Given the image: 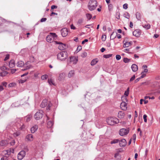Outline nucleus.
<instances>
[{"label":"nucleus","mask_w":160,"mask_h":160,"mask_svg":"<svg viewBox=\"0 0 160 160\" xmlns=\"http://www.w3.org/2000/svg\"><path fill=\"white\" fill-rule=\"evenodd\" d=\"M107 123L110 125H114L119 122L118 119L115 117H109L107 119Z\"/></svg>","instance_id":"f257e3e1"},{"label":"nucleus","mask_w":160,"mask_h":160,"mask_svg":"<svg viewBox=\"0 0 160 160\" xmlns=\"http://www.w3.org/2000/svg\"><path fill=\"white\" fill-rule=\"evenodd\" d=\"M98 5L96 0H90L88 2V8L90 11H93L95 9Z\"/></svg>","instance_id":"f03ea898"},{"label":"nucleus","mask_w":160,"mask_h":160,"mask_svg":"<svg viewBox=\"0 0 160 160\" xmlns=\"http://www.w3.org/2000/svg\"><path fill=\"white\" fill-rule=\"evenodd\" d=\"M58 36L54 33H50V34L48 35L46 37L47 41L49 43H52L54 40H56Z\"/></svg>","instance_id":"7ed1b4c3"},{"label":"nucleus","mask_w":160,"mask_h":160,"mask_svg":"<svg viewBox=\"0 0 160 160\" xmlns=\"http://www.w3.org/2000/svg\"><path fill=\"white\" fill-rule=\"evenodd\" d=\"M57 59L61 61L65 60L68 58V53L66 52H61L57 55Z\"/></svg>","instance_id":"20e7f679"},{"label":"nucleus","mask_w":160,"mask_h":160,"mask_svg":"<svg viewBox=\"0 0 160 160\" xmlns=\"http://www.w3.org/2000/svg\"><path fill=\"white\" fill-rule=\"evenodd\" d=\"M43 112L42 110H39L34 115V118L36 120H39L43 116Z\"/></svg>","instance_id":"39448f33"},{"label":"nucleus","mask_w":160,"mask_h":160,"mask_svg":"<svg viewBox=\"0 0 160 160\" xmlns=\"http://www.w3.org/2000/svg\"><path fill=\"white\" fill-rule=\"evenodd\" d=\"M129 129L125 128L121 129L119 132V135L121 136H123L127 135L129 132Z\"/></svg>","instance_id":"423d86ee"},{"label":"nucleus","mask_w":160,"mask_h":160,"mask_svg":"<svg viewBox=\"0 0 160 160\" xmlns=\"http://www.w3.org/2000/svg\"><path fill=\"white\" fill-rule=\"evenodd\" d=\"M26 155V152L24 150L20 151L18 154V158L19 160H22Z\"/></svg>","instance_id":"0eeeda50"},{"label":"nucleus","mask_w":160,"mask_h":160,"mask_svg":"<svg viewBox=\"0 0 160 160\" xmlns=\"http://www.w3.org/2000/svg\"><path fill=\"white\" fill-rule=\"evenodd\" d=\"M68 29L66 28H64L61 30V33L63 37H66L68 34Z\"/></svg>","instance_id":"6e6552de"},{"label":"nucleus","mask_w":160,"mask_h":160,"mask_svg":"<svg viewBox=\"0 0 160 160\" xmlns=\"http://www.w3.org/2000/svg\"><path fill=\"white\" fill-rule=\"evenodd\" d=\"M55 43L56 44H59V45L58 46V48L61 50H63L65 48L66 45L63 44L62 42H58L57 41H55Z\"/></svg>","instance_id":"1a4fd4ad"},{"label":"nucleus","mask_w":160,"mask_h":160,"mask_svg":"<svg viewBox=\"0 0 160 160\" xmlns=\"http://www.w3.org/2000/svg\"><path fill=\"white\" fill-rule=\"evenodd\" d=\"M119 145L120 147H124L127 144V142L125 139H122L119 141Z\"/></svg>","instance_id":"9d476101"},{"label":"nucleus","mask_w":160,"mask_h":160,"mask_svg":"<svg viewBox=\"0 0 160 160\" xmlns=\"http://www.w3.org/2000/svg\"><path fill=\"white\" fill-rule=\"evenodd\" d=\"M123 42L124 44L123 47L124 48L128 47L131 46L132 44L131 42H127L125 40L123 41Z\"/></svg>","instance_id":"9b49d317"},{"label":"nucleus","mask_w":160,"mask_h":160,"mask_svg":"<svg viewBox=\"0 0 160 160\" xmlns=\"http://www.w3.org/2000/svg\"><path fill=\"white\" fill-rule=\"evenodd\" d=\"M120 107L122 110H126L127 109V103L124 102H122L120 104Z\"/></svg>","instance_id":"f8f14e48"},{"label":"nucleus","mask_w":160,"mask_h":160,"mask_svg":"<svg viewBox=\"0 0 160 160\" xmlns=\"http://www.w3.org/2000/svg\"><path fill=\"white\" fill-rule=\"evenodd\" d=\"M141 34V32L140 30L136 29L133 32V35L136 37H139Z\"/></svg>","instance_id":"ddd939ff"},{"label":"nucleus","mask_w":160,"mask_h":160,"mask_svg":"<svg viewBox=\"0 0 160 160\" xmlns=\"http://www.w3.org/2000/svg\"><path fill=\"white\" fill-rule=\"evenodd\" d=\"M38 128V125H34V126L32 127L31 128V133H34L36 131H37Z\"/></svg>","instance_id":"4468645a"},{"label":"nucleus","mask_w":160,"mask_h":160,"mask_svg":"<svg viewBox=\"0 0 160 160\" xmlns=\"http://www.w3.org/2000/svg\"><path fill=\"white\" fill-rule=\"evenodd\" d=\"M25 138L28 141H32L33 140V136L32 134H29L26 136Z\"/></svg>","instance_id":"2eb2a0df"},{"label":"nucleus","mask_w":160,"mask_h":160,"mask_svg":"<svg viewBox=\"0 0 160 160\" xmlns=\"http://www.w3.org/2000/svg\"><path fill=\"white\" fill-rule=\"evenodd\" d=\"M47 100L45 99L42 101L40 105V106L42 108H44L47 105Z\"/></svg>","instance_id":"dca6fc26"},{"label":"nucleus","mask_w":160,"mask_h":160,"mask_svg":"<svg viewBox=\"0 0 160 160\" xmlns=\"http://www.w3.org/2000/svg\"><path fill=\"white\" fill-rule=\"evenodd\" d=\"M9 66L10 68H13L15 66V63L14 61L12 60L9 62Z\"/></svg>","instance_id":"f3484780"},{"label":"nucleus","mask_w":160,"mask_h":160,"mask_svg":"<svg viewBox=\"0 0 160 160\" xmlns=\"http://www.w3.org/2000/svg\"><path fill=\"white\" fill-rule=\"evenodd\" d=\"M53 121H48L47 122V127L48 128H52L53 125Z\"/></svg>","instance_id":"a211bd4d"},{"label":"nucleus","mask_w":160,"mask_h":160,"mask_svg":"<svg viewBox=\"0 0 160 160\" xmlns=\"http://www.w3.org/2000/svg\"><path fill=\"white\" fill-rule=\"evenodd\" d=\"M124 113L121 111H120L118 112V117L119 118H123L124 117Z\"/></svg>","instance_id":"6ab92c4d"},{"label":"nucleus","mask_w":160,"mask_h":160,"mask_svg":"<svg viewBox=\"0 0 160 160\" xmlns=\"http://www.w3.org/2000/svg\"><path fill=\"white\" fill-rule=\"evenodd\" d=\"M16 65L18 67H22L24 66V63L22 61H19L17 63Z\"/></svg>","instance_id":"aec40b11"},{"label":"nucleus","mask_w":160,"mask_h":160,"mask_svg":"<svg viewBox=\"0 0 160 160\" xmlns=\"http://www.w3.org/2000/svg\"><path fill=\"white\" fill-rule=\"evenodd\" d=\"M65 78V74L64 73H60L58 77V80L61 81L63 79Z\"/></svg>","instance_id":"412c9836"},{"label":"nucleus","mask_w":160,"mask_h":160,"mask_svg":"<svg viewBox=\"0 0 160 160\" xmlns=\"http://www.w3.org/2000/svg\"><path fill=\"white\" fill-rule=\"evenodd\" d=\"M131 68L134 72H136L138 69V66L136 64H133L131 66Z\"/></svg>","instance_id":"4be33fe9"},{"label":"nucleus","mask_w":160,"mask_h":160,"mask_svg":"<svg viewBox=\"0 0 160 160\" xmlns=\"http://www.w3.org/2000/svg\"><path fill=\"white\" fill-rule=\"evenodd\" d=\"M114 157L117 160H119L120 159L121 157L120 155L119 154V152H118L114 154Z\"/></svg>","instance_id":"5701e85b"},{"label":"nucleus","mask_w":160,"mask_h":160,"mask_svg":"<svg viewBox=\"0 0 160 160\" xmlns=\"http://www.w3.org/2000/svg\"><path fill=\"white\" fill-rule=\"evenodd\" d=\"M32 117V115L29 114L25 118V119L26 120V122H28L30 120Z\"/></svg>","instance_id":"b1692460"},{"label":"nucleus","mask_w":160,"mask_h":160,"mask_svg":"<svg viewBox=\"0 0 160 160\" xmlns=\"http://www.w3.org/2000/svg\"><path fill=\"white\" fill-rule=\"evenodd\" d=\"M98 62V60L97 59H93L91 62V65L92 66H93L96 64Z\"/></svg>","instance_id":"393cba45"},{"label":"nucleus","mask_w":160,"mask_h":160,"mask_svg":"<svg viewBox=\"0 0 160 160\" xmlns=\"http://www.w3.org/2000/svg\"><path fill=\"white\" fill-rule=\"evenodd\" d=\"M74 72L73 70H71L70 71L68 74V76L69 78H70L71 77H72V76L74 75Z\"/></svg>","instance_id":"a878e982"},{"label":"nucleus","mask_w":160,"mask_h":160,"mask_svg":"<svg viewBox=\"0 0 160 160\" xmlns=\"http://www.w3.org/2000/svg\"><path fill=\"white\" fill-rule=\"evenodd\" d=\"M8 73V72L6 71H3L0 73V76L2 77H3L6 76Z\"/></svg>","instance_id":"bb28decb"},{"label":"nucleus","mask_w":160,"mask_h":160,"mask_svg":"<svg viewBox=\"0 0 160 160\" xmlns=\"http://www.w3.org/2000/svg\"><path fill=\"white\" fill-rule=\"evenodd\" d=\"M143 27L146 29H148L151 28V25L149 24L143 25Z\"/></svg>","instance_id":"cd10ccee"},{"label":"nucleus","mask_w":160,"mask_h":160,"mask_svg":"<svg viewBox=\"0 0 160 160\" xmlns=\"http://www.w3.org/2000/svg\"><path fill=\"white\" fill-rule=\"evenodd\" d=\"M119 140L118 139H115L112 141L110 143L111 144H115L119 142Z\"/></svg>","instance_id":"c85d7f7f"},{"label":"nucleus","mask_w":160,"mask_h":160,"mask_svg":"<svg viewBox=\"0 0 160 160\" xmlns=\"http://www.w3.org/2000/svg\"><path fill=\"white\" fill-rule=\"evenodd\" d=\"M14 151V150L13 149H9L6 151L7 152V154L8 155H10L11 153V152L13 153Z\"/></svg>","instance_id":"c756f323"},{"label":"nucleus","mask_w":160,"mask_h":160,"mask_svg":"<svg viewBox=\"0 0 160 160\" xmlns=\"http://www.w3.org/2000/svg\"><path fill=\"white\" fill-rule=\"evenodd\" d=\"M123 16L125 18H126L128 19L129 18H130V15L129 13L128 12H125Z\"/></svg>","instance_id":"7c9ffc66"},{"label":"nucleus","mask_w":160,"mask_h":160,"mask_svg":"<svg viewBox=\"0 0 160 160\" xmlns=\"http://www.w3.org/2000/svg\"><path fill=\"white\" fill-rule=\"evenodd\" d=\"M136 18H137V19L139 20L141 18V15L140 13L137 12L136 14Z\"/></svg>","instance_id":"2f4dec72"},{"label":"nucleus","mask_w":160,"mask_h":160,"mask_svg":"<svg viewBox=\"0 0 160 160\" xmlns=\"http://www.w3.org/2000/svg\"><path fill=\"white\" fill-rule=\"evenodd\" d=\"M121 99L122 101V102H128V100L127 99V98H126V96H122L121 97Z\"/></svg>","instance_id":"473e14b6"},{"label":"nucleus","mask_w":160,"mask_h":160,"mask_svg":"<svg viewBox=\"0 0 160 160\" xmlns=\"http://www.w3.org/2000/svg\"><path fill=\"white\" fill-rule=\"evenodd\" d=\"M48 76L46 74L43 75L41 77V79L42 80H44L47 79L48 78Z\"/></svg>","instance_id":"72a5a7b5"},{"label":"nucleus","mask_w":160,"mask_h":160,"mask_svg":"<svg viewBox=\"0 0 160 160\" xmlns=\"http://www.w3.org/2000/svg\"><path fill=\"white\" fill-rule=\"evenodd\" d=\"M83 18H80L79 19L77 22V24H81L83 23Z\"/></svg>","instance_id":"f704fd0d"},{"label":"nucleus","mask_w":160,"mask_h":160,"mask_svg":"<svg viewBox=\"0 0 160 160\" xmlns=\"http://www.w3.org/2000/svg\"><path fill=\"white\" fill-rule=\"evenodd\" d=\"M86 16L88 20H90L92 18V15L90 14L87 13L86 14Z\"/></svg>","instance_id":"c9c22d12"},{"label":"nucleus","mask_w":160,"mask_h":160,"mask_svg":"<svg viewBox=\"0 0 160 160\" xmlns=\"http://www.w3.org/2000/svg\"><path fill=\"white\" fill-rule=\"evenodd\" d=\"M87 55V54L86 52H83L82 53L81 55V56L82 58L86 57Z\"/></svg>","instance_id":"e433bc0d"},{"label":"nucleus","mask_w":160,"mask_h":160,"mask_svg":"<svg viewBox=\"0 0 160 160\" xmlns=\"http://www.w3.org/2000/svg\"><path fill=\"white\" fill-rule=\"evenodd\" d=\"M112 56V54H108L107 55H103V57L105 58H108L111 57Z\"/></svg>","instance_id":"4c0bfd02"},{"label":"nucleus","mask_w":160,"mask_h":160,"mask_svg":"<svg viewBox=\"0 0 160 160\" xmlns=\"http://www.w3.org/2000/svg\"><path fill=\"white\" fill-rule=\"evenodd\" d=\"M113 8V5L112 4L110 3L108 4V9L109 11H111Z\"/></svg>","instance_id":"58836bf2"},{"label":"nucleus","mask_w":160,"mask_h":160,"mask_svg":"<svg viewBox=\"0 0 160 160\" xmlns=\"http://www.w3.org/2000/svg\"><path fill=\"white\" fill-rule=\"evenodd\" d=\"M123 61L124 62L126 63L130 62V59H128L127 58H124Z\"/></svg>","instance_id":"ea45409f"},{"label":"nucleus","mask_w":160,"mask_h":160,"mask_svg":"<svg viewBox=\"0 0 160 160\" xmlns=\"http://www.w3.org/2000/svg\"><path fill=\"white\" fill-rule=\"evenodd\" d=\"M20 134V132H17L13 133V135L14 137H18Z\"/></svg>","instance_id":"a19ab883"},{"label":"nucleus","mask_w":160,"mask_h":160,"mask_svg":"<svg viewBox=\"0 0 160 160\" xmlns=\"http://www.w3.org/2000/svg\"><path fill=\"white\" fill-rule=\"evenodd\" d=\"M27 78L26 77L25 79H24L23 80H21L19 81V83H23L25 82L27 80Z\"/></svg>","instance_id":"79ce46f5"},{"label":"nucleus","mask_w":160,"mask_h":160,"mask_svg":"<svg viewBox=\"0 0 160 160\" xmlns=\"http://www.w3.org/2000/svg\"><path fill=\"white\" fill-rule=\"evenodd\" d=\"M120 14L119 12H117L116 13V18L117 19H120Z\"/></svg>","instance_id":"37998d69"},{"label":"nucleus","mask_w":160,"mask_h":160,"mask_svg":"<svg viewBox=\"0 0 160 160\" xmlns=\"http://www.w3.org/2000/svg\"><path fill=\"white\" fill-rule=\"evenodd\" d=\"M106 38V36L105 35H102L101 37V39L102 41H105Z\"/></svg>","instance_id":"c03bdc74"},{"label":"nucleus","mask_w":160,"mask_h":160,"mask_svg":"<svg viewBox=\"0 0 160 160\" xmlns=\"http://www.w3.org/2000/svg\"><path fill=\"white\" fill-rule=\"evenodd\" d=\"M48 82L50 85H54V84L53 83L52 81V80L51 79H48Z\"/></svg>","instance_id":"a18cd8bd"},{"label":"nucleus","mask_w":160,"mask_h":160,"mask_svg":"<svg viewBox=\"0 0 160 160\" xmlns=\"http://www.w3.org/2000/svg\"><path fill=\"white\" fill-rule=\"evenodd\" d=\"M52 106V104L50 102L48 103V106H47V110H50V108Z\"/></svg>","instance_id":"49530a36"},{"label":"nucleus","mask_w":160,"mask_h":160,"mask_svg":"<svg viewBox=\"0 0 160 160\" xmlns=\"http://www.w3.org/2000/svg\"><path fill=\"white\" fill-rule=\"evenodd\" d=\"M147 115L146 114H144L143 115V118L144 120V121L145 122H147Z\"/></svg>","instance_id":"de8ad7c7"},{"label":"nucleus","mask_w":160,"mask_h":160,"mask_svg":"<svg viewBox=\"0 0 160 160\" xmlns=\"http://www.w3.org/2000/svg\"><path fill=\"white\" fill-rule=\"evenodd\" d=\"M116 58L117 60H119L121 58V56L119 55H117L116 56Z\"/></svg>","instance_id":"09e8293b"},{"label":"nucleus","mask_w":160,"mask_h":160,"mask_svg":"<svg viewBox=\"0 0 160 160\" xmlns=\"http://www.w3.org/2000/svg\"><path fill=\"white\" fill-rule=\"evenodd\" d=\"M128 5L127 3H125L124 4V5L123 6V8L125 9H127L128 7Z\"/></svg>","instance_id":"8fccbe9b"},{"label":"nucleus","mask_w":160,"mask_h":160,"mask_svg":"<svg viewBox=\"0 0 160 160\" xmlns=\"http://www.w3.org/2000/svg\"><path fill=\"white\" fill-rule=\"evenodd\" d=\"M9 54H7L6 55L5 58L4 59V60L6 61L9 59Z\"/></svg>","instance_id":"3c124183"},{"label":"nucleus","mask_w":160,"mask_h":160,"mask_svg":"<svg viewBox=\"0 0 160 160\" xmlns=\"http://www.w3.org/2000/svg\"><path fill=\"white\" fill-rule=\"evenodd\" d=\"M82 49V47L81 46H79L78 47L77 49V51L78 52L79 51H80Z\"/></svg>","instance_id":"603ef678"},{"label":"nucleus","mask_w":160,"mask_h":160,"mask_svg":"<svg viewBox=\"0 0 160 160\" xmlns=\"http://www.w3.org/2000/svg\"><path fill=\"white\" fill-rule=\"evenodd\" d=\"M148 71V69L147 68L144 69V71L141 72V74H142L143 73H147Z\"/></svg>","instance_id":"864d4df0"},{"label":"nucleus","mask_w":160,"mask_h":160,"mask_svg":"<svg viewBox=\"0 0 160 160\" xmlns=\"http://www.w3.org/2000/svg\"><path fill=\"white\" fill-rule=\"evenodd\" d=\"M135 75H133L130 78V81H129L130 82H131L133 80L135 79Z\"/></svg>","instance_id":"5fc2aeb1"},{"label":"nucleus","mask_w":160,"mask_h":160,"mask_svg":"<svg viewBox=\"0 0 160 160\" xmlns=\"http://www.w3.org/2000/svg\"><path fill=\"white\" fill-rule=\"evenodd\" d=\"M8 83L7 82H3L2 83V84L4 86L6 87Z\"/></svg>","instance_id":"6e6d98bb"},{"label":"nucleus","mask_w":160,"mask_h":160,"mask_svg":"<svg viewBox=\"0 0 160 160\" xmlns=\"http://www.w3.org/2000/svg\"><path fill=\"white\" fill-rule=\"evenodd\" d=\"M136 138V134H134L133 135V139L134 141V142H135V140Z\"/></svg>","instance_id":"4d7b16f0"},{"label":"nucleus","mask_w":160,"mask_h":160,"mask_svg":"<svg viewBox=\"0 0 160 160\" xmlns=\"http://www.w3.org/2000/svg\"><path fill=\"white\" fill-rule=\"evenodd\" d=\"M47 20V18H42L41 19V22H43Z\"/></svg>","instance_id":"13d9d810"},{"label":"nucleus","mask_w":160,"mask_h":160,"mask_svg":"<svg viewBox=\"0 0 160 160\" xmlns=\"http://www.w3.org/2000/svg\"><path fill=\"white\" fill-rule=\"evenodd\" d=\"M31 66H27V67L25 68L24 69H22L23 71L25 70H27L28 69H29L30 68Z\"/></svg>","instance_id":"bf43d9fd"},{"label":"nucleus","mask_w":160,"mask_h":160,"mask_svg":"<svg viewBox=\"0 0 160 160\" xmlns=\"http://www.w3.org/2000/svg\"><path fill=\"white\" fill-rule=\"evenodd\" d=\"M16 71V69H11V72L12 73H14Z\"/></svg>","instance_id":"052dcab7"},{"label":"nucleus","mask_w":160,"mask_h":160,"mask_svg":"<svg viewBox=\"0 0 160 160\" xmlns=\"http://www.w3.org/2000/svg\"><path fill=\"white\" fill-rule=\"evenodd\" d=\"M14 84L15 83H11L8 85V87H12Z\"/></svg>","instance_id":"680f3d73"},{"label":"nucleus","mask_w":160,"mask_h":160,"mask_svg":"<svg viewBox=\"0 0 160 160\" xmlns=\"http://www.w3.org/2000/svg\"><path fill=\"white\" fill-rule=\"evenodd\" d=\"M51 9H53L55 8H57V6L56 5H52L51 7Z\"/></svg>","instance_id":"e2e57ef3"},{"label":"nucleus","mask_w":160,"mask_h":160,"mask_svg":"<svg viewBox=\"0 0 160 160\" xmlns=\"http://www.w3.org/2000/svg\"><path fill=\"white\" fill-rule=\"evenodd\" d=\"M124 94L126 96H128L129 94V92L128 91H125L124 92Z\"/></svg>","instance_id":"0e129e2a"},{"label":"nucleus","mask_w":160,"mask_h":160,"mask_svg":"<svg viewBox=\"0 0 160 160\" xmlns=\"http://www.w3.org/2000/svg\"><path fill=\"white\" fill-rule=\"evenodd\" d=\"M141 74L142 75L140 76V77H139L140 79L143 78L146 76V74H144V73Z\"/></svg>","instance_id":"69168bd1"},{"label":"nucleus","mask_w":160,"mask_h":160,"mask_svg":"<svg viewBox=\"0 0 160 160\" xmlns=\"http://www.w3.org/2000/svg\"><path fill=\"white\" fill-rule=\"evenodd\" d=\"M140 78H137V79H136L135 80V81H134L135 83H137L139 81V80H140Z\"/></svg>","instance_id":"338daca9"},{"label":"nucleus","mask_w":160,"mask_h":160,"mask_svg":"<svg viewBox=\"0 0 160 160\" xmlns=\"http://www.w3.org/2000/svg\"><path fill=\"white\" fill-rule=\"evenodd\" d=\"M1 160H7V158L6 157H3L1 158Z\"/></svg>","instance_id":"774afa93"}]
</instances>
